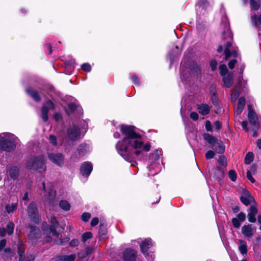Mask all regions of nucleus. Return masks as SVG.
I'll use <instances>...</instances> for the list:
<instances>
[{"label":"nucleus","instance_id":"f257e3e1","mask_svg":"<svg viewBox=\"0 0 261 261\" xmlns=\"http://www.w3.org/2000/svg\"><path fill=\"white\" fill-rule=\"evenodd\" d=\"M120 130L124 138L116 144V149L125 161L135 166L137 163L133 155H139L143 151H148L150 145L149 143L143 144L141 137L135 132L133 126L122 125Z\"/></svg>","mask_w":261,"mask_h":261},{"label":"nucleus","instance_id":"f03ea898","mask_svg":"<svg viewBox=\"0 0 261 261\" xmlns=\"http://www.w3.org/2000/svg\"><path fill=\"white\" fill-rule=\"evenodd\" d=\"M25 165L28 169L39 173H42L46 169L45 158L41 155L29 158Z\"/></svg>","mask_w":261,"mask_h":261},{"label":"nucleus","instance_id":"7ed1b4c3","mask_svg":"<svg viewBox=\"0 0 261 261\" xmlns=\"http://www.w3.org/2000/svg\"><path fill=\"white\" fill-rule=\"evenodd\" d=\"M5 135H0V147L4 150L10 151L16 148L18 139L15 136H12L10 139H8Z\"/></svg>","mask_w":261,"mask_h":261},{"label":"nucleus","instance_id":"20e7f679","mask_svg":"<svg viewBox=\"0 0 261 261\" xmlns=\"http://www.w3.org/2000/svg\"><path fill=\"white\" fill-rule=\"evenodd\" d=\"M28 214L32 221L36 223L39 222V216L36 203L32 202L30 203L28 207Z\"/></svg>","mask_w":261,"mask_h":261},{"label":"nucleus","instance_id":"39448f33","mask_svg":"<svg viewBox=\"0 0 261 261\" xmlns=\"http://www.w3.org/2000/svg\"><path fill=\"white\" fill-rule=\"evenodd\" d=\"M55 109V104L51 100H47L44 102L41 108V117L44 122L48 120V112Z\"/></svg>","mask_w":261,"mask_h":261},{"label":"nucleus","instance_id":"423d86ee","mask_svg":"<svg viewBox=\"0 0 261 261\" xmlns=\"http://www.w3.org/2000/svg\"><path fill=\"white\" fill-rule=\"evenodd\" d=\"M136 257V250L132 248H127L122 253L121 258L124 261H135Z\"/></svg>","mask_w":261,"mask_h":261},{"label":"nucleus","instance_id":"0eeeda50","mask_svg":"<svg viewBox=\"0 0 261 261\" xmlns=\"http://www.w3.org/2000/svg\"><path fill=\"white\" fill-rule=\"evenodd\" d=\"M48 158L53 163L59 166H62L64 164V158L61 153H49Z\"/></svg>","mask_w":261,"mask_h":261},{"label":"nucleus","instance_id":"6e6552de","mask_svg":"<svg viewBox=\"0 0 261 261\" xmlns=\"http://www.w3.org/2000/svg\"><path fill=\"white\" fill-rule=\"evenodd\" d=\"M67 135L70 140H75L80 137L81 131L79 127L72 125L68 129Z\"/></svg>","mask_w":261,"mask_h":261},{"label":"nucleus","instance_id":"1a4fd4ad","mask_svg":"<svg viewBox=\"0 0 261 261\" xmlns=\"http://www.w3.org/2000/svg\"><path fill=\"white\" fill-rule=\"evenodd\" d=\"M248 118L250 124H252V127H258V119L252 109L250 105L248 106Z\"/></svg>","mask_w":261,"mask_h":261},{"label":"nucleus","instance_id":"9d476101","mask_svg":"<svg viewBox=\"0 0 261 261\" xmlns=\"http://www.w3.org/2000/svg\"><path fill=\"white\" fill-rule=\"evenodd\" d=\"M93 169L92 165L91 163L85 162L82 164L80 168V172L83 176H88L91 173Z\"/></svg>","mask_w":261,"mask_h":261},{"label":"nucleus","instance_id":"9b49d317","mask_svg":"<svg viewBox=\"0 0 261 261\" xmlns=\"http://www.w3.org/2000/svg\"><path fill=\"white\" fill-rule=\"evenodd\" d=\"M241 201L246 205H248L254 201L253 197L247 190H243L240 198Z\"/></svg>","mask_w":261,"mask_h":261},{"label":"nucleus","instance_id":"f8f14e48","mask_svg":"<svg viewBox=\"0 0 261 261\" xmlns=\"http://www.w3.org/2000/svg\"><path fill=\"white\" fill-rule=\"evenodd\" d=\"M255 229L251 224L245 225L242 227V233L246 238H250L254 234Z\"/></svg>","mask_w":261,"mask_h":261},{"label":"nucleus","instance_id":"ddd939ff","mask_svg":"<svg viewBox=\"0 0 261 261\" xmlns=\"http://www.w3.org/2000/svg\"><path fill=\"white\" fill-rule=\"evenodd\" d=\"M27 93L35 101L40 102L41 100L39 93L32 87H28L25 89Z\"/></svg>","mask_w":261,"mask_h":261},{"label":"nucleus","instance_id":"4468645a","mask_svg":"<svg viewBox=\"0 0 261 261\" xmlns=\"http://www.w3.org/2000/svg\"><path fill=\"white\" fill-rule=\"evenodd\" d=\"M153 245L150 239H145L140 244V248L142 253L144 255L147 252V251L150 247Z\"/></svg>","mask_w":261,"mask_h":261},{"label":"nucleus","instance_id":"2eb2a0df","mask_svg":"<svg viewBox=\"0 0 261 261\" xmlns=\"http://www.w3.org/2000/svg\"><path fill=\"white\" fill-rule=\"evenodd\" d=\"M232 46V43L228 41L225 45L224 53L225 55V59H228L230 57L232 56L236 57L237 56V53L236 50H233L232 52L230 50L229 48Z\"/></svg>","mask_w":261,"mask_h":261},{"label":"nucleus","instance_id":"dca6fc26","mask_svg":"<svg viewBox=\"0 0 261 261\" xmlns=\"http://www.w3.org/2000/svg\"><path fill=\"white\" fill-rule=\"evenodd\" d=\"M40 231L38 227L31 226L30 227V231L28 236L30 239H37L40 238Z\"/></svg>","mask_w":261,"mask_h":261},{"label":"nucleus","instance_id":"f3484780","mask_svg":"<svg viewBox=\"0 0 261 261\" xmlns=\"http://www.w3.org/2000/svg\"><path fill=\"white\" fill-rule=\"evenodd\" d=\"M51 225L50 226V231L53 233V234L55 236H58L60 233L56 230V229L59 226V223L55 217H51L50 218Z\"/></svg>","mask_w":261,"mask_h":261},{"label":"nucleus","instance_id":"a211bd4d","mask_svg":"<svg viewBox=\"0 0 261 261\" xmlns=\"http://www.w3.org/2000/svg\"><path fill=\"white\" fill-rule=\"evenodd\" d=\"M257 213V210L255 206L252 205L250 206L247 215L248 221L254 223L256 221L255 216Z\"/></svg>","mask_w":261,"mask_h":261},{"label":"nucleus","instance_id":"6ab92c4d","mask_svg":"<svg viewBox=\"0 0 261 261\" xmlns=\"http://www.w3.org/2000/svg\"><path fill=\"white\" fill-rule=\"evenodd\" d=\"M156 153L155 154V159L154 161L151 163L148 167V169L150 171L152 169H157L156 171L153 173V175L156 174L159 170H158V167L160 166V161H159V156L158 153V151H156Z\"/></svg>","mask_w":261,"mask_h":261},{"label":"nucleus","instance_id":"aec40b11","mask_svg":"<svg viewBox=\"0 0 261 261\" xmlns=\"http://www.w3.org/2000/svg\"><path fill=\"white\" fill-rule=\"evenodd\" d=\"M7 173L12 178H16L19 174V170L15 166H10L7 168Z\"/></svg>","mask_w":261,"mask_h":261},{"label":"nucleus","instance_id":"412c9836","mask_svg":"<svg viewBox=\"0 0 261 261\" xmlns=\"http://www.w3.org/2000/svg\"><path fill=\"white\" fill-rule=\"evenodd\" d=\"M197 109L199 113L202 115H207L210 111V107L206 103H202L198 105Z\"/></svg>","mask_w":261,"mask_h":261},{"label":"nucleus","instance_id":"4be33fe9","mask_svg":"<svg viewBox=\"0 0 261 261\" xmlns=\"http://www.w3.org/2000/svg\"><path fill=\"white\" fill-rule=\"evenodd\" d=\"M245 105V99L243 97H240L238 100V103L236 109V113L239 115L243 111Z\"/></svg>","mask_w":261,"mask_h":261},{"label":"nucleus","instance_id":"5701e85b","mask_svg":"<svg viewBox=\"0 0 261 261\" xmlns=\"http://www.w3.org/2000/svg\"><path fill=\"white\" fill-rule=\"evenodd\" d=\"M239 250L240 252V253L243 255H246L247 253V243L243 240H239Z\"/></svg>","mask_w":261,"mask_h":261},{"label":"nucleus","instance_id":"b1692460","mask_svg":"<svg viewBox=\"0 0 261 261\" xmlns=\"http://www.w3.org/2000/svg\"><path fill=\"white\" fill-rule=\"evenodd\" d=\"M18 254L19 256V261H24V247L21 242H19L18 244Z\"/></svg>","mask_w":261,"mask_h":261},{"label":"nucleus","instance_id":"393cba45","mask_svg":"<svg viewBox=\"0 0 261 261\" xmlns=\"http://www.w3.org/2000/svg\"><path fill=\"white\" fill-rule=\"evenodd\" d=\"M204 138L209 144L212 145V148H214L216 144L218 142L216 138L209 134H205L204 135Z\"/></svg>","mask_w":261,"mask_h":261},{"label":"nucleus","instance_id":"a878e982","mask_svg":"<svg viewBox=\"0 0 261 261\" xmlns=\"http://www.w3.org/2000/svg\"><path fill=\"white\" fill-rule=\"evenodd\" d=\"M232 78V74H228L226 76H223V81L226 87L229 88L231 87L233 83Z\"/></svg>","mask_w":261,"mask_h":261},{"label":"nucleus","instance_id":"bb28decb","mask_svg":"<svg viewBox=\"0 0 261 261\" xmlns=\"http://www.w3.org/2000/svg\"><path fill=\"white\" fill-rule=\"evenodd\" d=\"M222 35L224 38H225V35H226L227 37L229 38L230 40L232 39V35L230 31L229 26L227 23L225 24V30L223 32Z\"/></svg>","mask_w":261,"mask_h":261},{"label":"nucleus","instance_id":"cd10ccee","mask_svg":"<svg viewBox=\"0 0 261 261\" xmlns=\"http://www.w3.org/2000/svg\"><path fill=\"white\" fill-rule=\"evenodd\" d=\"M76 258V255L72 254L69 255H64L61 256L58 261H74Z\"/></svg>","mask_w":261,"mask_h":261},{"label":"nucleus","instance_id":"c85d7f7f","mask_svg":"<svg viewBox=\"0 0 261 261\" xmlns=\"http://www.w3.org/2000/svg\"><path fill=\"white\" fill-rule=\"evenodd\" d=\"M60 207L65 211H69L71 206L70 203L66 200H61L59 202Z\"/></svg>","mask_w":261,"mask_h":261},{"label":"nucleus","instance_id":"c756f323","mask_svg":"<svg viewBox=\"0 0 261 261\" xmlns=\"http://www.w3.org/2000/svg\"><path fill=\"white\" fill-rule=\"evenodd\" d=\"M213 149L218 153H222L224 151V147L221 142H218Z\"/></svg>","mask_w":261,"mask_h":261},{"label":"nucleus","instance_id":"7c9ffc66","mask_svg":"<svg viewBox=\"0 0 261 261\" xmlns=\"http://www.w3.org/2000/svg\"><path fill=\"white\" fill-rule=\"evenodd\" d=\"M17 207V203L8 204L6 205L5 208L8 213H13Z\"/></svg>","mask_w":261,"mask_h":261},{"label":"nucleus","instance_id":"2f4dec72","mask_svg":"<svg viewBox=\"0 0 261 261\" xmlns=\"http://www.w3.org/2000/svg\"><path fill=\"white\" fill-rule=\"evenodd\" d=\"M14 224L12 222H9L6 226V231L8 234L11 236L13 234L14 229Z\"/></svg>","mask_w":261,"mask_h":261},{"label":"nucleus","instance_id":"473e14b6","mask_svg":"<svg viewBox=\"0 0 261 261\" xmlns=\"http://www.w3.org/2000/svg\"><path fill=\"white\" fill-rule=\"evenodd\" d=\"M254 158V155L252 152H248L245 156L244 162L246 164H249L252 161H253Z\"/></svg>","mask_w":261,"mask_h":261},{"label":"nucleus","instance_id":"72a5a7b5","mask_svg":"<svg viewBox=\"0 0 261 261\" xmlns=\"http://www.w3.org/2000/svg\"><path fill=\"white\" fill-rule=\"evenodd\" d=\"M251 8L253 10H258L260 5V2L258 1H256L255 0H250Z\"/></svg>","mask_w":261,"mask_h":261},{"label":"nucleus","instance_id":"f704fd0d","mask_svg":"<svg viewBox=\"0 0 261 261\" xmlns=\"http://www.w3.org/2000/svg\"><path fill=\"white\" fill-rule=\"evenodd\" d=\"M251 19L255 25H257L258 23L261 24V14L258 16H257L255 14L252 15Z\"/></svg>","mask_w":261,"mask_h":261},{"label":"nucleus","instance_id":"c9c22d12","mask_svg":"<svg viewBox=\"0 0 261 261\" xmlns=\"http://www.w3.org/2000/svg\"><path fill=\"white\" fill-rule=\"evenodd\" d=\"M219 68L220 71L221 75L223 76H225L228 72V69L226 66L224 64H222L219 66Z\"/></svg>","mask_w":261,"mask_h":261},{"label":"nucleus","instance_id":"e433bc0d","mask_svg":"<svg viewBox=\"0 0 261 261\" xmlns=\"http://www.w3.org/2000/svg\"><path fill=\"white\" fill-rule=\"evenodd\" d=\"M106 233V229L104 226L100 225L99 229V236L100 239H103Z\"/></svg>","mask_w":261,"mask_h":261},{"label":"nucleus","instance_id":"4c0bfd02","mask_svg":"<svg viewBox=\"0 0 261 261\" xmlns=\"http://www.w3.org/2000/svg\"><path fill=\"white\" fill-rule=\"evenodd\" d=\"M228 176L230 179L232 181H235L237 179V173L234 170H230L228 173Z\"/></svg>","mask_w":261,"mask_h":261},{"label":"nucleus","instance_id":"58836bf2","mask_svg":"<svg viewBox=\"0 0 261 261\" xmlns=\"http://www.w3.org/2000/svg\"><path fill=\"white\" fill-rule=\"evenodd\" d=\"M198 5L202 9L206 8L209 6V3L207 0H199Z\"/></svg>","mask_w":261,"mask_h":261},{"label":"nucleus","instance_id":"ea45409f","mask_svg":"<svg viewBox=\"0 0 261 261\" xmlns=\"http://www.w3.org/2000/svg\"><path fill=\"white\" fill-rule=\"evenodd\" d=\"M215 178L216 179H221L223 176L224 172L221 169H218L215 170Z\"/></svg>","mask_w":261,"mask_h":261},{"label":"nucleus","instance_id":"a19ab883","mask_svg":"<svg viewBox=\"0 0 261 261\" xmlns=\"http://www.w3.org/2000/svg\"><path fill=\"white\" fill-rule=\"evenodd\" d=\"M92 234L91 232H86L82 235V241L83 242H86L88 239L91 238Z\"/></svg>","mask_w":261,"mask_h":261},{"label":"nucleus","instance_id":"79ce46f5","mask_svg":"<svg viewBox=\"0 0 261 261\" xmlns=\"http://www.w3.org/2000/svg\"><path fill=\"white\" fill-rule=\"evenodd\" d=\"M231 221H232V223L234 227L238 228L240 227V226H241L240 222H241L239 221V220L238 218H232Z\"/></svg>","mask_w":261,"mask_h":261},{"label":"nucleus","instance_id":"37998d69","mask_svg":"<svg viewBox=\"0 0 261 261\" xmlns=\"http://www.w3.org/2000/svg\"><path fill=\"white\" fill-rule=\"evenodd\" d=\"M219 165L225 167L227 165L226 159L224 156H221L218 160Z\"/></svg>","mask_w":261,"mask_h":261},{"label":"nucleus","instance_id":"c03bdc74","mask_svg":"<svg viewBox=\"0 0 261 261\" xmlns=\"http://www.w3.org/2000/svg\"><path fill=\"white\" fill-rule=\"evenodd\" d=\"M210 91L212 95V102H214V97L216 98V91L215 87L213 86H211L210 87Z\"/></svg>","mask_w":261,"mask_h":261},{"label":"nucleus","instance_id":"a18cd8bd","mask_svg":"<svg viewBox=\"0 0 261 261\" xmlns=\"http://www.w3.org/2000/svg\"><path fill=\"white\" fill-rule=\"evenodd\" d=\"M81 68L83 70H84L85 71H87V72H89L91 69V66L88 63L83 64L81 66Z\"/></svg>","mask_w":261,"mask_h":261},{"label":"nucleus","instance_id":"49530a36","mask_svg":"<svg viewBox=\"0 0 261 261\" xmlns=\"http://www.w3.org/2000/svg\"><path fill=\"white\" fill-rule=\"evenodd\" d=\"M241 222H244L246 219V215L243 212L240 213L237 215V218Z\"/></svg>","mask_w":261,"mask_h":261},{"label":"nucleus","instance_id":"de8ad7c7","mask_svg":"<svg viewBox=\"0 0 261 261\" xmlns=\"http://www.w3.org/2000/svg\"><path fill=\"white\" fill-rule=\"evenodd\" d=\"M91 217V215L88 213H84L82 215V219L84 222H87L89 220Z\"/></svg>","mask_w":261,"mask_h":261},{"label":"nucleus","instance_id":"09e8293b","mask_svg":"<svg viewBox=\"0 0 261 261\" xmlns=\"http://www.w3.org/2000/svg\"><path fill=\"white\" fill-rule=\"evenodd\" d=\"M214 155H215V153L214 151H213L212 150H208V151H207V152L205 154V158L207 159H212L213 158H214Z\"/></svg>","mask_w":261,"mask_h":261},{"label":"nucleus","instance_id":"8fccbe9b","mask_svg":"<svg viewBox=\"0 0 261 261\" xmlns=\"http://www.w3.org/2000/svg\"><path fill=\"white\" fill-rule=\"evenodd\" d=\"M79 243V242L77 239H73L70 241L69 245L71 247H75L78 246Z\"/></svg>","mask_w":261,"mask_h":261},{"label":"nucleus","instance_id":"3c124183","mask_svg":"<svg viewBox=\"0 0 261 261\" xmlns=\"http://www.w3.org/2000/svg\"><path fill=\"white\" fill-rule=\"evenodd\" d=\"M131 80L135 84H137L138 85L140 84L139 80L136 75H132L131 77Z\"/></svg>","mask_w":261,"mask_h":261},{"label":"nucleus","instance_id":"603ef678","mask_svg":"<svg viewBox=\"0 0 261 261\" xmlns=\"http://www.w3.org/2000/svg\"><path fill=\"white\" fill-rule=\"evenodd\" d=\"M49 139L50 141L51 142V143L53 145H57V139H56V137L55 136L50 135L49 136Z\"/></svg>","mask_w":261,"mask_h":261},{"label":"nucleus","instance_id":"864d4df0","mask_svg":"<svg viewBox=\"0 0 261 261\" xmlns=\"http://www.w3.org/2000/svg\"><path fill=\"white\" fill-rule=\"evenodd\" d=\"M237 61L236 60H232L228 63V67L230 69H232Z\"/></svg>","mask_w":261,"mask_h":261},{"label":"nucleus","instance_id":"5fc2aeb1","mask_svg":"<svg viewBox=\"0 0 261 261\" xmlns=\"http://www.w3.org/2000/svg\"><path fill=\"white\" fill-rule=\"evenodd\" d=\"M190 118L194 120H197L198 119V115L196 112H191L190 114Z\"/></svg>","mask_w":261,"mask_h":261},{"label":"nucleus","instance_id":"6e6d98bb","mask_svg":"<svg viewBox=\"0 0 261 261\" xmlns=\"http://www.w3.org/2000/svg\"><path fill=\"white\" fill-rule=\"evenodd\" d=\"M210 65L212 70H214L216 69L217 63L215 60H212L211 62Z\"/></svg>","mask_w":261,"mask_h":261},{"label":"nucleus","instance_id":"4d7b16f0","mask_svg":"<svg viewBox=\"0 0 261 261\" xmlns=\"http://www.w3.org/2000/svg\"><path fill=\"white\" fill-rule=\"evenodd\" d=\"M247 177L252 183H254L255 182V179L252 176L249 171H248L247 172Z\"/></svg>","mask_w":261,"mask_h":261},{"label":"nucleus","instance_id":"13d9d810","mask_svg":"<svg viewBox=\"0 0 261 261\" xmlns=\"http://www.w3.org/2000/svg\"><path fill=\"white\" fill-rule=\"evenodd\" d=\"M99 220L97 218H94L91 221V225L92 226H96L98 223Z\"/></svg>","mask_w":261,"mask_h":261},{"label":"nucleus","instance_id":"bf43d9fd","mask_svg":"<svg viewBox=\"0 0 261 261\" xmlns=\"http://www.w3.org/2000/svg\"><path fill=\"white\" fill-rule=\"evenodd\" d=\"M205 128L207 131L212 130L211 123L210 121L207 120L206 121Z\"/></svg>","mask_w":261,"mask_h":261},{"label":"nucleus","instance_id":"052dcab7","mask_svg":"<svg viewBox=\"0 0 261 261\" xmlns=\"http://www.w3.org/2000/svg\"><path fill=\"white\" fill-rule=\"evenodd\" d=\"M214 127L216 129H219L221 128V126H222V124L221 123H220V122H219V121H216L214 122Z\"/></svg>","mask_w":261,"mask_h":261},{"label":"nucleus","instance_id":"680f3d73","mask_svg":"<svg viewBox=\"0 0 261 261\" xmlns=\"http://www.w3.org/2000/svg\"><path fill=\"white\" fill-rule=\"evenodd\" d=\"M6 240L5 239H3L0 240V250H2L4 247L6 246Z\"/></svg>","mask_w":261,"mask_h":261},{"label":"nucleus","instance_id":"e2e57ef3","mask_svg":"<svg viewBox=\"0 0 261 261\" xmlns=\"http://www.w3.org/2000/svg\"><path fill=\"white\" fill-rule=\"evenodd\" d=\"M247 122L246 121H244L241 122L242 127L246 130V131H248V128L247 127Z\"/></svg>","mask_w":261,"mask_h":261},{"label":"nucleus","instance_id":"0e129e2a","mask_svg":"<svg viewBox=\"0 0 261 261\" xmlns=\"http://www.w3.org/2000/svg\"><path fill=\"white\" fill-rule=\"evenodd\" d=\"M4 251L6 252V253H9L10 254V256L11 257V256H13V253L11 250V249L10 248H6L5 249H4Z\"/></svg>","mask_w":261,"mask_h":261},{"label":"nucleus","instance_id":"69168bd1","mask_svg":"<svg viewBox=\"0 0 261 261\" xmlns=\"http://www.w3.org/2000/svg\"><path fill=\"white\" fill-rule=\"evenodd\" d=\"M7 233L6 229L5 228H0V235L2 237H4Z\"/></svg>","mask_w":261,"mask_h":261},{"label":"nucleus","instance_id":"338daca9","mask_svg":"<svg viewBox=\"0 0 261 261\" xmlns=\"http://www.w3.org/2000/svg\"><path fill=\"white\" fill-rule=\"evenodd\" d=\"M258 127H252V129L253 130V133L252 135V136L253 137H256L257 136L258 134L257 133V130L258 129Z\"/></svg>","mask_w":261,"mask_h":261},{"label":"nucleus","instance_id":"774afa93","mask_svg":"<svg viewBox=\"0 0 261 261\" xmlns=\"http://www.w3.org/2000/svg\"><path fill=\"white\" fill-rule=\"evenodd\" d=\"M75 106L74 104L71 103L68 105L69 109L71 111H73L75 109Z\"/></svg>","mask_w":261,"mask_h":261}]
</instances>
